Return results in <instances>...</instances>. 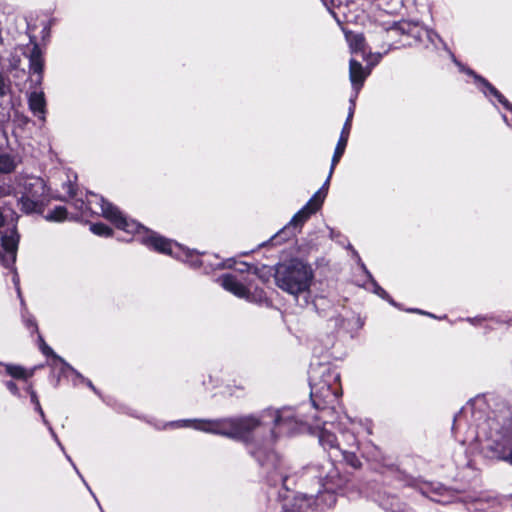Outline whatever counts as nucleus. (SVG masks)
I'll return each instance as SVG.
<instances>
[{
  "label": "nucleus",
  "instance_id": "nucleus-3",
  "mask_svg": "<svg viewBox=\"0 0 512 512\" xmlns=\"http://www.w3.org/2000/svg\"><path fill=\"white\" fill-rule=\"evenodd\" d=\"M90 231L99 237L115 236L119 241L136 240L158 252L173 254L181 247L149 230L146 226H90Z\"/></svg>",
  "mask_w": 512,
  "mask_h": 512
},
{
  "label": "nucleus",
  "instance_id": "nucleus-22",
  "mask_svg": "<svg viewBox=\"0 0 512 512\" xmlns=\"http://www.w3.org/2000/svg\"><path fill=\"white\" fill-rule=\"evenodd\" d=\"M5 370L7 374L16 379H27L33 374V371H27L18 365L7 364L5 365Z\"/></svg>",
  "mask_w": 512,
  "mask_h": 512
},
{
  "label": "nucleus",
  "instance_id": "nucleus-48",
  "mask_svg": "<svg viewBox=\"0 0 512 512\" xmlns=\"http://www.w3.org/2000/svg\"><path fill=\"white\" fill-rule=\"evenodd\" d=\"M504 108L510 112H512V104L510 102H508V105L507 106H504Z\"/></svg>",
  "mask_w": 512,
  "mask_h": 512
},
{
  "label": "nucleus",
  "instance_id": "nucleus-41",
  "mask_svg": "<svg viewBox=\"0 0 512 512\" xmlns=\"http://www.w3.org/2000/svg\"><path fill=\"white\" fill-rule=\"evenodd\" d=\"M321 1L324 4V6H326V8L331 7L330 5H332V6L334 5V0H329V1L328 0H321Z\"/></svg>",
  "mask_w": 512,
  "mask_h": 512
},
{
  "label": "nucleus",
  "instance_id": "nucleus-2",
  "mask_svg": "<svg viewBox=\"0 0 512 512\" xmlns=\"http://www.w3.org/2000/svg\"><path fill=\"white\" fill-rule=\"evenodd\" d=\"M323 472L318 475L317 488L309 493H298L294 498L293 508L299 512H307L313 507L325 509L336 502L335 489L339 486V473L331 462L322 466Z\"/></svg>",
  "mask_w": 512,
  "mask_h": 512
},
{
  "label": "nucleus",
  "instance_id": "nucleus-27",
  "mask_svg": "<svg viewBox=\"0 0 512 512\" xmlns=\"http://www.w3.org/2000/svg\"><path fill=\"white\" fill-rule=\"evenodd\" d=\"M12 85L8 76L0 72V98H4L11 94Z\"/></svg>",
  "mask_w": 512,
  "mask_h": 512
},
{
  "label": "nucleus",
  "instance_id": "nucleus-25",
  "mask_svg": "<svg viewBox=\"0 0 512 512\" xmlns=\"http://www.w3.org/2000/svg\"><path fill=\"white\" fill-rule=\"evenodd\" d=\"M448 491L444 488H437L433 489L431 491L425 490L423 491V494L430 498L432 501L440 502V503H446L448 500L445 497V494H447Z\"/></svg>",
  "mask_w": 512,
  "mask_h": 512
},
{
  "label": "nucleus",
  "instance_id": "nucleus-24",
  "mask_svg": "<svg viewBox=\"0 0 512 512\" xmlns=\"http://www.w3.org/2000/svg\"><path fill=\"white\" fill-rule=\"evenodd\" d=\"M412 26H416V24L409 21H395L391 24L390 27L387 28L388 31L394 30L402 35H411Z\"/></svg>",
  "mask_w": 512,
  "mask_h": 512
},
{
  "label": "nucleus",
  "instance_id": "nucleus-52",
  "mask_svg": "<svg viewBox=\"0 0 512 512\" xmlns=\"http://www.w3.org/2000/svg\"><path fill=\"white\" fill-rule=\"evenodd\" d=\"M410 311H411V312H418V313H422L420 310H417V309H411Z\"/></svg>",
  "mask_w": 512,
  "mask_h": 512
},
{
  "label": "nucleus",
  "instance_id": "nucleus-38",
  "mask_svg": "<svg viewBox=\"0 0 512 512\" xmlns=\"http://www.w3.org/2000/svg\"><path fill=\"white\" fill-rule=\"evenodd\" d=\"M353 254H354V255H355V257L357 258V261H358V263H359V265H360L361 269H362V270H363V271H364V272H365V273L370 277V276H371V275H370V273L368 272V270H367V268H366L365 264L361 261V259H360L359 255L357 254V252H356V251H353Z\"/></svg>",
  "mask_w": 512,
  "mask_h": 512
},
{
  "label": "nucleus",
  "instance_id": "nucleus-31",
  "mask_svg": "<svg viewBox=\"0 0 512 512\" xmlns=\"http://www.w3.org/2000/svg\"><path fill=\"white\" fill-rule=\"evenodd\" d=\"M386 52L384 53H380V52H377V53H370L366 58L365 60L367 61V67H374L376 66L382 59L383 55L386 54Z\"/></svg>",
  "mask_w": 512,
  "mask_h": 512
},
{
  "label": "nucleus",
  "instance_id": "nucleus-54",
  "mask_svg": "<svg viewBox=\"0 0 512 512\" xmlns=\"http://www.w3.org/2000/svg\"><path fill=\"white\" fill-rule=\"evenodd\" d=\"M277 469H281V464L279 463L278 466L276 467Z\"/></svg>",
  "mask_w": 512,
  "mask_h": 512
},
{
  "label": "nucleus",
  "instance_id": "nucleus-53",
  "mask_svg": "<svg viewBox=\"0 0 512 512\" xmlns=\"http://www.w3.org/2000/svg\"><path fill=\"white\" fill-rule=\"evenodd\" d=\"M88 385H89V387H91L92 389H94V387H93V385H92V383H91L90 381H88Z\"/></svg>",
  "mask_w": 512,
  "mask_h": 512
},
{
  "label": "nucleus",
  "instance_id": "nucleus-32",
  "mask_svg": "<svg viewBox=\"0 0 512 512\" xmlns=\"http://www.w3.org/2000/svg\"><path fill=\"white\" fill-rule=\"evenodd\" d=\"M28 391H29V393H30L31 402L35 405V409H36V411H38V412H39V414L41 415V417H42V419H43L44 423H46V424H47V421H46V419H45L44 412H43V410H42V408H41V405H40V403H39V400H38V397H37L36 392H35L34 390H32L30 387L28 388Z\"/></svg>",
  "mask_w": 512,
  "mask_h": 512
},
{
  "label": "nucleus",
  "instance_id": "nucleus-26",
  "mask_svg": "<svg viewBox=\"0 0 512 512\" xmlns=\"http://www.w3.org/2000/svg\"><path fill=\"white\" fill-rule=\"evenodd\" d=\"M426 36H427L428 41L431 44H433L435 47H437V42H439L442 45V48L446 52H450V48L448 47L446 42L441 38V36L436 31H434L432 29H427Z\"/></svg>",
  "mask_w": 512,
  "mask_h": 512
},
{
  "label": "nucleus",
  "instance_id": "nucleus-34",
  "mask_svg": "<svg viewBox=\"0 0 512 512\" xmlns=\"http://www.w3.org/2000/svg\"><path fill=\"white\" fill-rule=\"evenodd\" d=\"M353 115H354V107L353 106H350L349 107V112H348V115H347V118H346V121L343 125V127H346L347 130H351V127H352V118H353Z\"/></svg>",
  "mask_w": 512,
  "mask_h": 512
},
{
  "label": "nucleus",
  "instance_id": "nucleus-35",
  "mask_svg": "<svg viewBox=\"0 0 512 512\" xmlns=\"http://www.w3.org/2000/svg\"><path fill=\"white\" fill-rule=\"evenodd\" d=\"M64 188L67 190V193L69 194L70 197H73L76 195L74 185L71 183L70 180L64 184Z\"/></svg>",
  "mask_w": 512,
  "mask_h": 512
},
{
  "label": "nucleus",
  "instance_id": "nucleus-43",
  "mask_svg": "<svg viewBox=\"0 0 512 512\" xmlns=\"http://www.w3.org/2000/svg\"><path fill=\"white\" fill-rule=\"evenodd\" d=\"M255 456L257 457V459L260 461V463L262 465L265 464V462L261 459V453L260 452H255Z\"/></svg>",
  "mask_w": 512,
  "mask_h": 512
},
{
  "label": "nucleus",
  "instance_id": "nucleus-42",
  "mask_svg": "<svg viewBox=\"0 0 512 512\" xmlns=\"http://www.w3.org/2000/svg\"><path fill=\"white\" fill-rule=\"evenodd\" d=\"M288 477L284 475L282 472H280V480L283 482V485L286 484Z\"/></svg>",
  "mask_w": 512,
  "mask_h": 512
},
{
  "label": "nucleus",
  "instance_id": "nucleus-49",
  "mask_svg": "<svg viewBox=\"0 0 512 512\" xmlns=\"http://www.w3.org/2000/svg\"><path fill=\"white\" fill-rule=\"evenodd\" d=\"M351 464H352V466H354V467H358V465L360 464V462H359L357 459H355V461H351Z\"/></svg>",
  "mask_w": 512,
  "mask_h": 512
},
{
  "label": "nucleus",
  "instance_id": "nucleus-50",
  "mask_svg": "<svg viewBox=\"0 0 512 512\" xmlns=\"http://www.w3.org/2000/svg\"><path fill=\"white\" fill-rule=\"evenodd\" d=\"M355 98H356L355 96L350 98V106L355 107V102H354V101H355V100H354Z\"/></svg>",
  "mask_w": 512,
  "mask_h": 512
},
{
  "label": "nucleus",
  "instance_id": "nucleus-19",
  "mask_svg": "<svg viewBox=\"0 0 512 512\" xmlns=\"http://www.w3.org/2000/svg\"><path fill=\"white\" fill-rule=\"evenodd\" d=\"M350 131L351 130H347L346 127H342L340 137L338 139V142L336 144V147H335L332 159H331L332 169H335L336 165L339 163L341 157L343 156V154L345 152V149H346V146L348 143V139H349V135H350Z\"/></svg>",
  "mask_w": 512,
  "mask_h": 512
},
{
  "label": "nucleus",
  "instance_id": "nucleus-46",
  "mask_svg": "<svg viewBox=\"0 0 512 512\" xmlns=\"http://www.w3.org/2000/svg\"><path fill=\"white\" fill-rule=\"evenodd\" d=\"M502 119L503 121L508 125V126H512V124L509 122L507 116L505 114H502Z\"/></svg>",
  "mask_w": 512,
  "mask_h": 512
},
{
  "label": "nucleus",
  "instance_id": "nucleus-51",
  "mask_svg": "<svg viewBox=\"0 0 512 512\" xmlns=\"http://www.w3.org/2000/svg\"><path fill=\"white\" fill-rule=\"evenodd\" d=\"M380 292L384 293V291L381 289V287H377L376 293H380Z\"/></svg>",
  "mask_w": 512,
  "mask_h": 512
},
{
  "label": "nucleus",
  "instance_id": "nucleus-36",
  "mask_svg": "<svg viewBox=\"0 0 512 512\" xmlns=\"http://www.w3.org/2000/svg\"><path fill=\"white\" fill-rule=\"evenodd\" d=\"M6 386H7V388L9 389V391H10L11 393H13L14 395H18V394H19L18 387H17V385H16L14 382H12V381H8V382L6 383Z\"/></svg>",
  "mask_w": 512,
  "mask_h": 512
},
{
  "label": "nucleus",
  "instance_id": "nucleus-14",
  "mask_svg": "<svg viewBox=\"0 0 512 512\" xmlns=\"http://www.w3.org/2000/svg\"><path fill=\"white\" fill-rule=\"evenodd\" d=\"M370 69H366L362 64L354 58L349 61V79L353 90L355 91V97L358 96L359 90L364 84L365 79L370 74Z\"/></svg>",
  "mask_w": 512,
  "mask_h": 512
},
{
  "label": "nucleus",
  "instance_id": "nucleus-39",
  "mask_svg": "<svg viewBox=\"0 0 512 512\" xmlns=\"http://www.w3.org/2000/svg\"><path fill=\"white\" fill-rule=\"evenodd\" d=\"M13 282H14V284L16 286L18 295L20 296L19 277H18V274L16 272H14Z\"/></svg>",
  "mask_w": 512,
  "mask_h": 512
},
{
  "label": "nucleus",
  "instance_id": "nucleus-9",
  "mask_svg": "<svg viewBox=\"0 0 512 512\" xmlns=\"http://www.w3.org/2000/svg\"><path fill=\"white\" fill-rule=\"evenodd\" d=\"M91 195L94 200H89V203H95L98 205L101 211V215L111 224H142L137 220L130 219L120 210L119 207L105 199L103 196L97 194Z\"/></svg>",
  "mask_w": 512,
  "mask_h": 512
},
{
  "label": "nucleus",
  "instance_id": "nucleus-29",
  "mask_svg": "<svg viewBox=\"0 0 512 512\" xmlns=\"http://www.w3.org/2000/svg\"><path fill=\"white\" fill-rule=\"evenodd\" d=\"M182 253L184 254V257L182 258L183 261L189 263L193 267H199L201 265L198 254H194L190 251H182Z\"/></svg>",
  "mask_w": 512,
  "mask_h": 512
},
{
  "label": "nucleus",
  "instance_id": "nucleus-18",
  "mask_svg": "<svg viewBox=\"0 0 512 512\" xmlns=\"http://www.w3.org/2000/svg\"><path fill=\"white\" fill-rule=\"evenodd\" d=\"M345 39L349 45L351 53L364 52L365 49V37L362 33H355L342 28Z\"/></svg>",
  "mask_w": 512,
  "mask_h": 512
},
{
  "label": "nucleus",
  "instance_id": "nucleus-7",
  "mask_svg": "<svg viewBox=\"0 0 512 512\" xmlns=\"http://www.w3.org/2000/svg\"><path fill=\"white\" fill-rule=\"evenodd\" d=\"M19 204L23 213L27 215H43V218L47 221L60 222L64 221L67 216V210L64 206H56L44 214L45 208L42 198L35 199L33 197L21 196Z\"/></svg>",
  "mask_w": 512,
  "mask_h": 512
},
{
  "label": "nucleus",
  "instance_id": "nucleus-10",
  "mask_svg": "<svg viewBox=\"0 0 512 512\" xmlns=\"http://www.w3.org/2000/svg\"><path fill=\"white\" fill-rule=\"evenodd\" d=\"M222 287L234 294L239 298H244L248 301L255 300V297L251 294V284L247 279L240 280L233 274L223 275L219 279Z\"/></svg>",
  "mask_w": 512,
  "mask_h": 512
},
{
  "label": "nucleus",
  "instance_id": "nucleus-6",
  "mask_svg": "<svg viewBox=\"0 0 512 512\" xmlns=\"http://www.w3.org/2000/svg\"><path fill=\"white\" fill-rule=\"evenodd\" d=\"M313 278L311 266L300 260L279 264L275 272L277 286L294 296L308 291Z\"/></svg>",
  "mask_w": 512,
  "mask_h": 512
},
{
  "label": "nucleus",
  "instance_id": "nucleus-28",
  "mask_svg": "<svg viewBox=\"0 0 512 512\" xmlns=\"http://www.w3.org/2000/svg\"><path fill=\"white\" fill-rule=\"evenodd\" d=\"M56 24V18H50L42 22V30L40 32L43 41L49 40L51 29Z\"/></svg>",
  "mask_w": 512,
  "mask_h": 512
},
{
  "label": "nucleus",
  "instance_id": "nucleus-8",
  "mask_svg": "<svg viewBox=\"0 0 512 512\" xmlns=\"http://www.w3.org/2000/svg\"><path fill=\"white\" fill-rule=\"evenodd\" d=\"M18 240L16 226H0V261L5 267L16 260Z\"/></svg>",
  "mask_w": 512,
  "mask_h": 512
},
{
  "label": "nucleus",
  "instance_id": "nucleus-40",
  "mask_svg": "<svg viewBox=\"0 0 512 512\" xmlns=\"http://www.w3.org/2000/svg\"><path fill=\"white\" fill-rule=\"evenodd\" d=\"M275 461H278L277 456L273 452H270L267 456V462L274 463Z\"/></svg>",
  "mask_w": 512,
  "mask_h": 512
},
{
  "label": "nucleus",
  "instance_id": "nucleus-23",
  "mask_svg": "<svg viewBox=\"0 0 512 512\" xmlns=\"http://www.w3.org/2000/svg\"><path fill=\"white\" fill-rule=\"evenodd\" d=\"M334 172V169H332V165L330 166V170H329V174H328V177L327 179L325 180V182L323 183V185L319 188L318 191H316L314 193V195L311 197L312 199H314L315 201H317V203L319 205L322 206L323 202H324V199L326 198L327 196V193H328V188H329V184H330V179L332 177V174Z\"/></svg>",
  "mask_w": 512,
  "mask_h": 512
},
{
  "label": "nucleus",
  "instance_id": "nucleus-5",
  "mask_svg": "<svg viewBox=\"0 0 512 512\" xmlns=\"http://www.w3.org/2000/svg\"><path fill=\"white\" fill-rule=\"evenodd\" d=\"M170 425L175 427L192 426L200 431L220 434L235 439H244L249 432L258 428L261 425V422L253 416H247L216 421L182 420L172 422Z\"/></svg>",
  "mask_w": 512,
  "mask_h": 512
},
{
  "label": "nucleus",
  "instance_id": "nucleus-11",
  "mask_svg": "<svg viewBox=\"0 0 512 512\" xmlns=\"http://www.w3.org/2000/svg\"><path fill=\"white\" fill-rule=\"evenodd\" d=\"M31 81L35 86H41L44 72V59L41 48L35 43L28 56Z\"/></svg>",
  "mask_w": 512,
  "mask_h": 512
},
{
  "label": "nucleus",
  "instance_id": "nucleus-47",
  "mask_svg": "<svg viewBox=\"0 0 512 512\" xmlns=\"http://www.w3.org/2000/svg\"><path fill=\"white\" fill-rule=\"evenodd\" d=\"M504 108L510 112H512V104L510 102H508V105L507 106H504Z\"/></svg>",
  "mask_w": 512,
  "mask_h": 512
},
{
  "label": "nucleus",
  "instance_id": "nucleus-15",
  "mask_svg": "<svg viewBox=\"0 0 512 512\" xmlns=\"http://www.w3.org/2000/svg\"><path fill=\"white\" fill-rule=\"evenodd\" d=\"M28 105L34 116L45 120L46 99L43 91L31 92L28 96Z\"/></svg>",
  "mask_w": 512,
  "mask_h": 512
},
{
  "label": "nucleus",
  "instance_id": "nucleus-37",
  "mask_svg": "<svg viewBox=\"0 0 512 512\" xmlns=\"http://www.w3.org/2000/svg\"><path fill=\"white\" fill-rule=\"evenodd\" d=\"M327 10L329 11L330 15L334 18V20L337 22V24L343 28L342 26V21L340 20L339 16L337 15V13L331 8V7H328Z\"/></svg>",
  "mask_w": 512,
  "mask_h": 512
},
{
  "label": "nucleus",
  "instance_id": "nucleus-30",
  "mask_svg": "<svg viewBox=\"0 0 512 512\" xmlns=\"http://www.w3.org/2000/svg\"><path fill=\"white\" fill-rule=\"evenodd\" d=\"M291 226H284L276 235H274L271 239L273 244H279L282 239L285 237H288L292 234V231H290Z\"/></svg>",
  "mask_w": 512,
  "mask_h": 512
},
{
  "label": "nucleus",
  "instance_id": "nucleus-45",
  "mask_svg": "<svg viewBox=\"0 0 512 512\" xmlns=\"http://www.w3.org/2000/svg\"><path fill=\"white\" fill-rule=\"evenodd\" d=\"M502 119L503 121L508 125V126H512V124L509 122L507 116L505 114H502Z\"/></svg>",
  "mask_w": 512,
  "mask_h": 512
},
{
  "label": "nucleus",
  "instance_id": "nucleus-33",
  "mask_svg": "<svg viewBox=\"0 0 512 512\" xmlns=\"http://www.w3.org/2000/svg\"><path fill=\"white\" fill-rule=\"evenodd\" d=\"M41 350L43 352V354L47 355V356H53L55 359L59 360L61 363H63L68 369L70 370H73V368L71 366H69L62 358H60L59 356H57L53 350L48 346L46 345L45 343L42 344L41 346Z\"/></svg>",
  "mask_w": 512,
  "mask_h": 512
},
{
  "label": "nucleus",
  "instance_id": "nucleus-1",
  "mask_svg": "<svg viewBox=\"0 0 512 512\" xmlns=\"http://www.w3.org/2000/svg\"><path fill=\"white\" fill-rule=\"evenodd\" d=\"M263 419L270 418L274 422V431L273 433H277L279 435H290L297 431H300L302 427L315 428L319 430L318 437L321 446L324 449H331L335 452H339L344 455L346 459L354 458L352 453H349L345 450L340 449L339 444L337 442V438L334 433H332L326 426L321 427L318 423V418H316L315 423H312L309 419H299L296 417V414L291 408H283L280 410H268L263 416ZM328 422L325 421L324 425H327Z\"/></svg>",
  "mask_w": 512,
  "mask_h": 512
},
{
  "label": "nucleus",
  "instance_id": "nucleus-17",
  "mask_svg": "<svg viewBox=\"0 0 512 512\" xmlns=\"http://www.w3.org/2000/svg\"><path fill=\"white\" fill-rule=\"evenodd\" d=\"M478 89L487 97L493 105H496V101L500 103L503 107L508 105L507 98L495 87L493 86L486 78L482 80V83L478 87Z\"/></svg>",
  "mask_w": 512,
  "mask_h": 512
},
{
  "label": "nucleus",
  "instance_id": "nucleus-44",
  "mask_svg": "<svg viewBox=\"0 0 512 512\" xmlns=\"http://www.w3.org/2000/svg\"><path fill=\"white\" fill-rule=\"evenodd\" d=\"M9 118H10V113H9V112H7L6 114H4V113L2 114V118H1V120H2V121H6V120H8Z\"/></svg>",
  "mask_w": 512,
  "mask_h": 512
},
{
  "label": "nucleus",
  "instance_id": "nucleus-21",
  "mask_svg": "<svg viewBox=\"0 0 512 512\" xmlns=\"http://www.w3.org/2000/svg\"><path fill=\"white\" fill-rule=\"evenodd\" d=\"M17 167L15 156L9 153L0 154V173L9 174L12 173Z\"/></svg>",
  "mask_w": 512,
  "mask_h": 512
},
{
  "label": "nucleus",
  "instance_id": "nucleus-16",
  "mask_svg": "<svg viewBox=\"0 0 512 512\" xmlns=\"http://www.w3.org/2000/svg\"><path fill=\"white\" fill-rule=\"evenodd\" d=\"M320 208L321 205H319L314 199L310 198L309 201L298 212H296L286 224H303Z\"/></svg>",
  "mask_w": 512,
  "mask_h": 512
},
{
  "label": "nucleus",
  "instance_id": "nucleus-12",
  "mask_svg": "<svg viewBox=\"0 0 512 512\" xmlns=\"http://www.w3.org/2000/svg\"><path fill=\"white\" fill-rule=\"evenodd\" d=\"M493 447L498 459L512 465V425L505 428Z\"/></svg>",
  "mask_w": 512,
  "mask_h": 512
},
{
  "label": "nucleus",
  "instance_id": "nucleus-13",
  "mask_svg": "<svg viewBox=\"0 0 512 512\" xmlns=\"http://www.w3.org/2000/svg\"><path fill=\"white\" fill-rule=\"evenodd\" d=\"M22 196L40 199L48 195V189L43 178L37 176H26L22 179Z\"/></svg>",
  "mask_w": 512,
  "mask_h": 512
},
{
  "label": "nucleus",
  "instance_id": "nucleus-4",
  "mask_svg": "<svg viewBox=\"0 0 512 512\" xmlns=\"http://www.w3.org/2000/svg\"><path fill=\"white\" fill-rule=\"evenodd\" d=\"M310 397L314 407L326 413L341 395L340 374L327 365H319L310 371Z\"/></svg>",
  "mask_w": 512,
  "mask_h": 512
},
{
  "label": "nucleus",
  "instance_id": "nucleus-20",
  "mask_svg": "<svg viewBox=\"0 0 512 512\" xmlns=\"http://www.w3.org/2000/svg\"><path fill=\"white\" fill-rule=\"evenodd\" d=\"M448 54L450 55L452 62L459 68V71L472 77L474 79L475 85L478 88L480 86V84L482 83V80H484L485 78L483 76L479 75L478 73H476L470 67H468V66L464 65L462 62H460L451 50H450V52H448Z\"/></svg>",
  "mask_w": 512,
  "mask_h": 512
}]
</instances>
